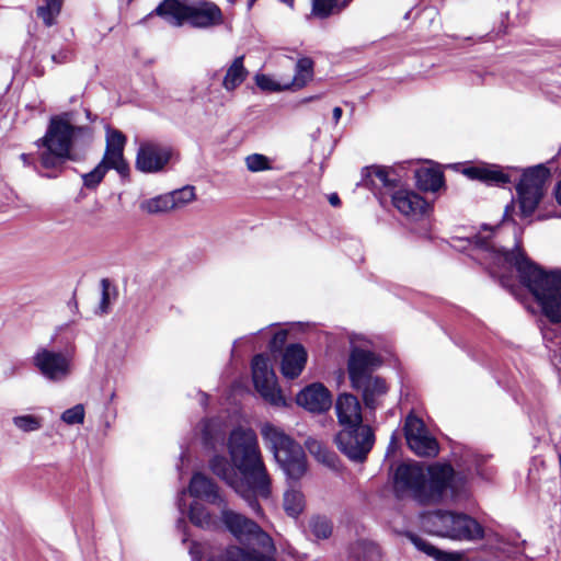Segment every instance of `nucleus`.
<instances>
[{"instance_id": "1", "label": "nucleus", "mask_w": 561, "mask_h": 561, "mask_svg": "<svg viewBox=\"0 0 561 561\" xmlns=\"http://www.w3.org/2000/svg\"><path fill=\"white\" fill-rule=\"evenodd\" d=\"M461 247L483 264L493 277L506 285V275L514 270L520 283L531 293L543 316L550 321L542 328V339L550 360L561 374V268L546 271L530 261L515 244L510 251L502 244L501 231L483 227Z\"/></svg>"}, {"instance_id": "2", "label": "nucleus", "mask_w": 561, "mask_h": 561, "mask_svg": "<svg viewBox=\"0 0 561 561\" xmlns=\"http://www.w3.org/2000/svg\"><path fill=\"white\" fill-rule=\"evenodd\" d=\"M486 461V456L466 449L456 459V468L436 463L426 473L416 462L401 463L394 472V491L398 496H411L421 504L438 503L447 496L461 502L470 496L469 479L473 473L482 479L493 473L484 467Z\"/></svg>"}, {"instance_id": "3", "label": "nucleus", "mask_w": 561, "mask_h": 561, "mask_svg": "<svg viewBox=\"0 0 561 561\" xmlns=\"http://www.w3.org/2000/svg\"><path fill=\"white\" fill-rule=\"evenodd\" d=\"M225 456L216 455L209 461L214 474L229 485L255 513L263 517L260 500H267L272 493V480L264 463L256 433L249 427L238 426L228 437Z\"/></svg>"}, {"instance_id": "4", "label": "nucleus", "mask_w": 561, "mask_h": 561, "mask_svg": "<svg viewBox=\"0 0 561 561\" xmlns=\"http://www.w3.org/2000/svg\"><path fill=\"white\" fill-rule=\"evenodd\" d=\"M220 519L225 528L237 540L256 547L261 552L238 546L220 548L193 541L190 546V554L193 560L202 561V558L205 557L206 561H275L271 558L276 550L272 537L254 520L228 508L227 504L221 508Z\"/></svg>"}, {"instance_id": "5", "label": "nucleus", "mask_w": 561, "mask_h": 561, "mask_svg": "<svg viewBox=\"0 0 561 561\" xmlns=\"http://www.w3.org/2000/svg\"><path fill=\"white\" fill-rule=\"evenodd\" d=\"M90 139L91 129L75 125L70 113L51 117L46 134L36 141L41 164L50 169L73 159L72 151Z\"/></svg>"}, {"instance_id": "6", "label": "nucleus", "mask_w": 561, "mask_h": 561, "mask_svg": "<svg viewBox=\"0 0 561 561\" xmlns=\"http://www.w3.org/2000/svg\"><path fill=\"white\" fill-rule=\"evenodd\" d=\"M381 358L376 353L353 347L347 363L351 386L362 393L365 407L376 410L388 393L389 387L383 378L373 373L381 366Z\"/></svg>"}, {"instance_id": "7", "label": "nucleus", "mask_w": 561, "mask_h": 561, "mask_svg": "<svg viewBox=\"0 0 561 561\" xmlns=\"http://www.w3.org/2000/svg\"><path fill=\"white\" fill-rule=\"evenodd\" d=\"M154 13L172 26H181L187 22L193 27L207 28L222 23L220 8L204 0L196 3H188L187 0H163Z\"/></svg>"}, {"instance_id": "8", "label": "nucleus", "mask_w": 561, "mask_h": 561, "mask_svg": "<svg viewBox=\"0 0 561 561\" xmlns=\"http://www.w3.org/2000/svg\"><path fill=\"white\" fill-rule=\"evenodd\" d=\"M261 435L287 478L295 481L302 478L307 471V463L301 446L272 423H264L261 426Z\"/></svg>"}, {"instance_id": "9", "label": "nucleus", "mask_w": 561, "mask_h": 561, "mask_svg": "<svg viewBox=\"0 0 561 561\" xmlns=\"http://www.w3.org/2000/svg\"><path fill=\"white\" fill-rule=\"evenodd\" d=\"M422 526L431 534L455 540L484 538L482 526L472 517L450 511H435L422 516Z\"/></svg>"}, {"instance_id": "10", "label": "nucleus", "mask_w": 561, "mask_h": 561, "mask_svg": "<svg viewBox=\"0 0 561 561\" xmlns=\"http://www.w3.org/2000/svg\"><path fill=\"white\" fill-rule=\"evenodd\" d=\"M550 171L545 164H537L522 170L518 183L516 184L519 215L528 218L543 202L547 193V182Z\"/></svg>"}, {"instance_id": "11", "label": "nucleus", "mask_w": 561, "mask_h": 561, "mask_svg": "<svg viewBox=\"0 0 561 561\" xmlns=\"http://www.w3.org/2000/svg\"><path fill=\"white\" fill-rule=\"evenodd\" d=\"M36 370L50 382H64L73 371L72 352L38 346L32 356Z\"/></svg>"}, {"instance_id": "12", "label": "nucleus", "mask_w": 561, "mask_h": 561, "mask_svg": "<svg viewBox=\"0 0 561 561\" xmlns=\"http://www.w3.org/2000/svg\"><path fill=\"white\" fill-rule=\"evenodd\" d=\"M335 443L350 460L362 462L374 446L375 435L369 425L347 426L336 434Z\"/></svg>"}, {"instance_id": "13", "label": "nucleus", "mask_w": 561, "mask_h": 561, "mask_svg": "<svg viewBox=\"0 0 561 561\" xmlns=\"http://www.w3.org/2000/svg\"><path fill=\"white\" fill-rule=\"evenodd\" d=\"M252 378L256 391L274 407H285L286 399L277 385L276 375L268 357L257 354L252 359Z\"/></svg>"}, {"instance_id": "14", "label": "nucleus", "mask_w": 561, "mask_h": 561, "mask_svg": "<svg viewBox=\"0 0 561 561\" xmlns=\"http://www.w3.org/2000/svg\"><path fill=\"white\" fill-rule=\"evenodd\" d=\"M404 432L409 447L417 456L435 457L438 454V443L420 417L410 414L405 420Z\"/></svg>"}, {"instance_id": "15", "label": "nucleus", "mask_w": 561, "mask_h": 561, "mask_svg": "<svg viewBox=\"0 0 561 561\" xmlns=\"http://www.w3.org/2000/svg\"><path fill=\"white\" fill-rule=\"evenodd\" d=\"M173 154L170 147L157 142L140 144L136 158V168L145 173H157L164 169Z\"/></svg>"}, {"instance_id": "16", "label": "nucleus", "mask_w": 561, "mask_h": 561, "mask_svg": "<svg viewBox=\"0 0 561 561\" xmlns=\"http://www.w3.org/2000/svg\"><path fill=\"white\" fill-rule=\"evenodd\" d=\"M519 171L515 167L502 168L496 164L480 163L466 168L463 174L472 180H480L488 184L505 185L511 183Z\"/></svg>"}, {"instance_id": "17", "label": "nucleus", "mask_w": 561, "mask_h": 561, "mask_svg": "<svg viewBox=\"0 0 561 561\" xmlns=\"http://www.w3.org/2000/svg\"><path fill=\"white\" fill-rule=\"evenodd\" d=\"M296 402L305 410L320 414L327 412L331 408L332 396L324 385L313 382L299 391L296 397Z\"/></svg>"}, {"instance_id": "18", "label": "nucleus", "mask_w": 561, "mask_h": 561, "mask_svg": "<svg viewBox=\"0 0 561 561\" xmlns=\"http://www.w3.org/2000/svg\"><path fill=\"white\" fill-rule=\"evenodd\" d=\"M392 205L403 216L413 220L420 219L431 211V205L412 190H398L392 194Z\"/></svg>"}, {"instance_id": "19", "label": "nucleus", "mask_w": 561, "mask_h": 561, "mask_svg": "<svg viewBox=\"0 0 561 561\" xmlns=\"http://www.w3.org/2000/svg\"><path fill=\"white\" fill-rule=\"evenodd\" d=\"M125 144L126 137L122 131L111 127L106 128V148L103 159L108 161L110 164L114 167V170L122 176H125L129 170L124 159Z\"/></svg>"}, {"instance_id": "20", "label": "nucleus", "mask_w": 561, "mask_h": 561, "mask_svg": "<svg viewBox=\"0 0 561 561\" xmlns=\"http://www.w3.org/2000/svg\"><path fill=\"white\" fill-rule=\"evenodd\" d=\"M188 493L195 499H202L221 508L226 505L218 485L203 473H194L188 485Z\"/></svg>"}, {"instance_id": "21", "label": "nucleus", "mask_w": 561, "mask_h": 561, "mask_svg": "<svg viewBox=\"0 0 561 561\" xmlns=\"http://www.w3.org/2000/svg\"><path fill=\"white\" fill-rule=\"evenodd\" d=\"M335 412L342 427L363 424L362 405L354 394H340L335 402Z\"/></svg>"}, {"instance_id": "22", "label": "nucleus", "mask_w": 561, "mask_h": 561, "mask_svg": "<svg viewBox=\"0 0 561 561\" xmlns=\"http://www.w3.org/2000/svg\"><path fill=\"white\" fill-rule=\"evenodd\" d=\"M307 362V352L300 344H290L286 347L280 370L286 378L294 379L298 377Z\"/></svg>"}, {"instance_id": "23", "label": "nucleus", "mask_w": 561, "mask_h": 561, "mask_svg": "<svg viewBox=\"0 0 561 561\" xmlns=\"http://www.w3.org/2000/svg\"><path fill=\"white\" fill-rule=\"evenodd\" d=\"M416 185L424 192H437L444 186V173L438 165L427 163L415 170Z\"/></svg>"}, {"instance_id": "24", "label": "nucleus", "mask_w": 561, "mask_h": 561, "mask_svg": "<svg viewBox=\"0 0 561 561\" xmlns=\"http://www.w3.org/2000/svg\"><path fill=\"white\" fill-rule=\"evenodd\" d=\"M244 56L236 57L226 68L221 85L228 93L234 92L248 78Z\"/></svg>"}, {"instance_id": "25", "label": "nucleus", "mask_w": 561, "mask_h": 561, "mask_svg": "<svg viewBox=\"0 0 561 561\" xmlns=\"http://www.w3.org/2000/svg\"><path fill=\"white\" fill-rule=\"evenodd\" d=\"M313 60L309 57H301L295 66V75L290 80H286L290 91H298L305 88L313 79Z\"/></svg>"}, {"instance_id": "26", "label": "nucleus", "mask_w": 561, "mask_h": 561, "mask_svg": "<svg viewBox=\"0 0 561 561\" xmlns=\"http://www.w3.org/2000/svg\"><path fill=\"white\" fill-rule=\"evenodd\" d=\"M282 505L288 517L298 518L306 507L305 495L299 489L290 486L284 492Z\"/></svg>"}, {"instance_id": "27", "label": "nucleus", "mask_w": 561, "mask_h": 561, "mask_svg": "<svg viewBox=\"0 0 561 561\" xmlns=\"http://www.w3.org/2000/svg\"><path fill=\"white\" fill-rule=\"evenodd\" d=\"M308 451L321 463L335 468L337 457L334 451L330 450L321 440L308 438L306 440Z\"/></svg>"}, {"instance_id": "28", "label": "nucleus", "mask_w": 561, "mask_h": 561, "mask_svg": "<svg viewBox=\"0 0 561 561\" xmlns=\"http://www.w3.org/2000/svg\"><path fill=\"white\" fill-rule=\"evenodd\" d=\"M190 520L199 528L211 529L217 525V518L199 502H194L190 506Z\"/></svg>"}, {"instance_id": "29", "label": "nucleus", "mask_w": 561, "mask_h": 561, "mask_svg": "<svg viewBox=\"0 0 561 561\" xmlns=\"http://www.w3.org/2000/svg\"><path fill=\"white\" fill-rule=\"evenodd\" d=\"M409 538L416 549L423 551L430 557H434L439 561H461L462 556L460 553H447L440 551L436 547L427 542L425 539L416 535H410Z\"/></svg>"}, {"instance_id": "30", "label": "nucleus", "mask_w": 561, "mask_h": 561, "mask_svg": "<svg viewBox=\"0 0 561 561\" xmlns=\"http://www.w3.org/2000/svg\"><path fill=\"white\" fill-rule=\"evenodd\" d=\"M368 176L371 179L374 184L377 182L382 187H394L399 181V175L396 173L393 168L375 165L368 169Z\"/></svg>"}, {"instance_id": "31", "label": "nucleus", "mask_w": 561, "mask_h": 561, "mask_svg": "<svg viewBox=\"0 0 561 561\" xmlns=\"http://www.w3.org/2000/svg\"><path fill=\"white\" fill-rule=\"evenodd\" d=\"M347 7V1L342 0H312L311 13L316 18L325 19Z\"/></svg>"}, {"instance_id": "32", "label": "nucleus", "mask_w": 561, "mask_h": 561, "mask_svg": "<svg viewBox=\"0 0 561 561\" xmlns=\"http://www.w3.org/2000/svg\"><path fill=\"white\" fill-rule=\"evenodd\" d=\"M311 534L319 540L331 537L333 533V524L331 519L324 515H313L308 522Z\"/></svg>"}, {"instance_id": "33", "label": "nucleus", "mask_w": 561, "mask_h": 561, "mask_svg": "<svg viewBox=\"0 0 561 561\" xmlns=\"http://www.w3.org/2000/svg\"><path fill=\"white\" fill-rule=\"evenodd\" d=\"M62 3L64 0H44V4L36 10L37 16L43 20L46 26H53L61 11Z\"/></svg>"}, {"instance_id": "34", "label": "nucleus", "mask_w": 561, "mask_h": 561, "mask_svg": "<svg viewBox=\"0 0 561 561\" xmlns=\"http://www.w3.org/2000/svg\"><path fill=\"white\" fill-rule=\"evenodd\" d=\"M140 208L148 214L167 213L173 210L169 193L144 201Z\"/></svg>"}, {"instance_id": "35", "label": "nucleus", "mask_w": 561, "mask_h": 561, "mask_svg": "<svg viewBox=\"0 0 561 561\" xmlns=\"http://www.w3.org/2000/svg\"><path fill=\"white\" fill-rule=\"evenodd\" d=\"M254 81L257 88L264 92H282L289 90V85H287L286 81H277L268 75L257 73L254 77Z\"/></svg>"}, {"instance_id": "36", "label": "nucleus", "mask_w": 561, "mask_h": 561, "mask_svg": "<svg viewBox=\"0 0 561 561\" xmlns=\"http://www.w3.org/2000/svg\"><path fill=\"white\" fill-rule=\"evenodd\" d=\"M111 169H114V167L111 165L108 161H105V159H102L91 172L83 175L84 185L88 188L96 187L103 180L105 173Z\"/></svg>"}, {"instance_id": "37", "label": "nucleus", "mask_w": 561, "mask_h": 561, "mask_svg": "<svg viewBox=\"0 0 561 561\" xmlns=\"http://www.w3.org/2000/svg\"><path fill=\"white\" fill-rule=\"evenodd\" d=\"M244 163L250 172H263L273 169L271 159L262 153H252L244 158Z\"/></svg>"}, {"instance_id": "38", "label": "nucleus", "mask_w": 561, "mask_h": 561, "mask_svg": "<svg viewBox=\"0 0 561 561\" xmlns=\"http://www.w3.org/2000/svg\"><path fill=\"white\" fill-rule=\"evenodd\" d=\"M203 440L206 445L213 446L224 435L218 420H207L203 423Z\"/></svg>"}, {"instance_id": "39", "label": "nucleus", "mask_w": 561, "mask_h": 561, "mask_svg": "<svg viewBox=\"0 0 561 561\" xmlns=\"http://www.w3.org/2000/svg\"><path fill=\"white\" fill-rule=\"evenodd\" d=\"M173 209L182 208L195 199V190L193 186H184L169 193Z\"/></svg>"}, {"instance_id": "40", "label": "nucleus", "mask_w": 561, "mask_h": 561, "mask_svg": "<svg viewBox=\"0 0 561 561\" xmlns=\"http://www.w3.org/2000/svg\"><path fill=\"white\" fill-rule=\"evenodd\" d=\"M13 424L24 433L36 432L42 428L41 417L32 414L19 415L12 419Z\"/></svg>"}, {"instance_id": "41", "label": "nucleus", "mask_w": 561, "mask_h": 561, "mask_svg": "<svg viewBox=\"0 0 561 561\" xmlns=\"http://www.w3.org/2000/svg\"><path fill=\"white\" fill-rule=\"evenodd\" d=\"M84 416H85L84 405L79 403V404L73 405L72 408L65 410L61 413L60 419L67 425H79L84 422Z\"/></svg>"}, {"instance_id": "42", "label": "nucleus", "mask_w": 561, "mask_h": 561, "mask_svg": "<svg viewBox=\"0 0 561 561\" xmlns=\"http://www.w3.org/2000/svg\"><path fill=\"white\" fill-rule=\"evenodd\" d=\"M488 543L491 549L502 552L507 557L513 554V547L497 535L489 536Z\"/></svg>"}, {"instance_id": "43", "label": "nucleus", "mask_w": 561, "mask_h": 561, "mask_svg": "<svg viewBox=\"0 0 561 561\" xmlns=\"http://www.w3.org/2000/svg\"><path fill=\"white\" fill-rule=\"evenodd\" d=\"M102 296L99 305L100 313H107L111 306V284L107 279H102Z\"/></svg>"}, {"instance_id": "44", "label": "nucleus", "mask_w": 561, "mask_h": 561, "mask_svg": "<svg viewBox=\"0 0 561 561\" xmlns=\"http://www.w3.org/2000/svg\"><path fill=\"white\" fill-rule=\"evenodd\" d=\"M286 337H287V333L285 331H278L274 334L271 343H270V348L272 351H277L279 350L283 344L285 343L286 341Z\"/></svg>"}, {"instance_id": "45", "label": "nucleus", "mask_w": 561, "mask_h": 561, "mask_svg": "<svg viewBox=\"0 0 561 561\" xmlns=\"http://www.w3.org/2000/svg\"><path fill=\"white\" fill-rule=\"evenodd\" d=\"M185 496H186V490H182L179 494V497H178V506H179V510L181 512L184 511V506H185Z\"/></svg>"}, {"instance_id": "46", "label": "nucleus", "mask_w": 561, "mask_h": 561, "mask_svg": "<svg viewBox=\"0 0 561 561\" xmlns=\"http://www.w3.org/2000/svg\"><path fill=\"white\" fill-rule=\"evenodd\" d=\"M342 113H343V112H342V108H341V107L336 106V107H334V108H333L332 114H333V119H334V123H335V124H337V123H339V121L341 119V117H342Z\"/></svg>"}, {"instance_id": "47", "label": "nucleus", "mask_w": 561, "mask_h": 561, "mask_svg": "<svg viewBox=\"0 0 561 561\" xmlns=\"http://www.w3.org/2000/svg\"><path fill=\"white\" fill-rule=\"evenodd\" d=\"M329 202L332 206H339L340 205V198L337 194H331L329 197Z\"/></svg>"}, {"instance_id": "48", "label": "nucleus", "mask_w": 561, "mask_h": 561, "mask_svg": "<svg viewBox=\"0 0 561 561\" xmlns=\"http://www.w3.org/2000/svg\"><path fill=\"white\" fill-rule=\"evenodd\" d=\"M556 198L559 205H561V181L558 183L556 187Z\"/></svg>"}, {"instance_id": "49", "label": "nucleus", "mask_w": 561, "mask_h": 561, "mask_svg": "<svg viewBox=\"0 0 561 561\" xmlns=\"http://www.w3.org/2000/svg\"><path fill=\"white\" fill-rule=\"evenodd\" d=\"M241 341L250 342V341H252V337H251V336H245V337H242V339L236 340V341H234V343H233V348H236V347L239 345V343H240ZM233 351H234V350H232V352H233Z\"/></svg>"}, {"instance_id": "50", "label": "nucleus", "mask_w": 561, "mask_h": 561, "mask_svg": "<svg viewBox=\"0 0 561 561\" xmlns=\"http://www.w3.org/2000/svg\"><path fill=\"white\" fill-rule=\"evenodd\" d=\"M51 58L54 61L62 62L66 59V55H53Z\"/></svg>"}, {"instance_id": "51", "label": "nucleus", "mask_w": 561, "mask_h": 561, "mask_svg": "<svg viewBox=\"0 0 561 561\" xmlns=\"http://www.w3.org/2000/svg\"><path fill=\"white\" fill-rule=\"evenodd\" d=\"M28 158H30L28 154H25V153L21 154V159L23 160L24 164H28L30 163L28 162Z\"/></svg>"}, {"instance_id": "52", "label": "nucleus", "mask_w": 561, "mask_h": 561, "mask_svg": "<svg viewBox=\"0 0 561 561\" xmlns=\"http://www.w3.org/2000/svg\"><path fill=\"white\" fill-rule=\"evenodd\" d=\"M280 1L284 2L285 4H287L290 8L294 7V0H280Z\"/></svg>"}, {"instance_id": "53", "label": "nucleus", "mask_w": 561, "mask_h": 561, "mask_svg": "<svg viewBox=\"0 0 561 561\" xmlns=\"http://www.w3.org/2000/svg\"><path fill=\"white\" fill-rule=\"evenodd\" d=\"M510 210H511V206H506L505 215H504L505 217H508Z\"/></svg>"}, {"instance_id": "54", "label": "nucleus", "mask_w": 561, "mask_h": 561, "mask_svg": "<svg viewBox=\"0 0 561 561\" xmlns=\"http://www.w3.org/2000/svg\"><path fill=\"white\" fill-rule=\"evenodd\" d=\"M546 218H547V216H545V215H538V219H540V220L546 219Z\"/></svg>"}, {"instance_id": "55", "label": "nucleus", "mask_w": 561, "mask_h": 561, "mask_svg": "<svg viewBox=\"0 0 561 561\" xmlns=\"http://www.w3.org/2000/svg\"><path fill=\"white\" fill-rule=\"evenodd\" d=\"M255 0H250L249 7H251L254 3Z\"/></svg>"}, {"instance_id": "56", "label": "nucleus", "mask_w": 561, "mask_h": 561, "mask_svg": "<svg viewBox=\"0 0 561 561\" xmlns=\"http://www.w3.org/2000/svg\"><path fill=\"white\" fill-rule=\"evenodd\" d=\"M236 0H229V2L233 3Z\"/></svg>"}]
</instances>
